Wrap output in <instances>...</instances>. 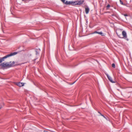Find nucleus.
I'll use <instances>...</instances> for the list:
<instances>
[{
  "label": "nucleus",
  "instance_id": "f257e3e1",
  "mask_svg": "<svg viewBox=\"0 0 132 132\" xmlns=\"http://www.w3.org/2000/svg\"><path fill=\"white\" fill-rule=\"evenodd\" d=\"M18 53V52H14L13 53H11L10 54H8L6 55L5 56V57L6 59L7 58L9 57H10L14 55H16Z\"/></svg>",
  "mask_w": 132,
  "mask_h": 132
},
{
  "label": "nucleus",
  "instance_id": "bb28decb",
  "mask_svg": "<svg viewBox=\"0 0 132 132\" xmlns=\"http://www.w3.org/2000/svg\"><path fill=\"white\" fill-rule=\"evenodd\" d=\"M126 5V6H127V4H124V5Z\"/></svg>",
  "mask_w": 132,
  "mask_h": 132
},
{
  "label": "nucleus",
  "instance_id": "412c9836",
  "mask_svg": "<svg viewBox=\"0 0 132 132\" xmlns=\"http://www.w3.org/2000/svg\"><path fill=\"white\" fill-rule=\"evenodd\" d=\"M98 113L100 114V115L101 116H102L103 114H101V113L99 111L98 112Z\"/></svg>",
  "mask_w": 132,
  "mask_h": 132
},
{
  "label": "nucleus",
  "instance_id": "b1692460",
  "mask_svg": "<svg viewBox=\"0 0 132 132\" xmlns=\"http://www.w3.org/2000/svg\"><path fill=\"white\" fill-rule=\"evenodd\" d=\"M126 38V40H127V41H128V40H129V39H128V38H127H127Z\"/></svg>",
  "mask_w": 132,
  "mask_h": 132
},
{
  "label": "nucleus",
  "instance_id": "1a4fd4ad",
  "mask_svg": "<svg viewBox=\"0 0 132 132\" xmlns=\"http://www.w3.org/2000/svg\"><path fill=\"white\" fill-rule=\"evenodd\" d=\"M109 80L112 83H115V82L113 81L112 80V78L110 76L108 78Z\"/></svg>",
  "mask_w": 132,
  "mask_h": 132
},
{
  "label": "nucleus",
  "instance_id": "4468645a",
  "mask_svg": "<svg viewBox=\"0 0 132 132\" xmlns=\"http://www.w3.org/2000/svg\"><path fill=\"white\" fill-rule=\"evenodd\" d=\"M105 74L107 76L108 78H109L110 77L107 73H105Z\"/></svg>",
  "mask_w": 132,
  "mask_h": 132
},
{
  "label": "nucleus",
  "instance_id": "cd10ccee",
  "mask_svg": "<svg viewBox=\"0 0 132 132\" xmlns=\"http://www.w3.org/2000/svg\"><path fill=\"white\" fill-rule=\"evenodd\" d=\"M2 108V106L0 107V109H1V108Z\"/></svg>",
  "mask_w": 132,
  "mask_h": 132
},
{
  "label": "nucleus",
  "instance_id": "9d476101",
  "mask_svg": "<svg viewBox=\"0 0 132 132\" xmlns=\"http://www.w3.org/2000/svg\"><path fill=\"white\" fill-rule=\"evenodd\" d=\"M38 50H40V49H36L35 50V51L36 53V54L37 55H39V52L38 51Z\"/></svg>",
  "mask_w": 132,
  "mask_h": 132
},
{
  "label": "nucleus",
  "instance_id": "39448f33",
  "mask_svg": "<svg viewBox=\"0 0 132 132\" xmlns=\"http://www.w3.org/2000/svg\"><path fill=\"white\" fill-rule=\"evenodd\" d=\"M89 10V9L88 6H87L85 8V11L86 14L88 13Z\"/></svg>",
  "mask_w": 132,
  "mask_h": 132
},
{
  "label": "nucleus",
  "instance_id": "0eeeda50",
  "mask_svg": "<svg viewBox=\"0 0 132 132\" xmlns=\"http://www.w3.org/2000/svg\"><path fill=\"white\" fill-rule=\"evenodd\" d=\"M5 59H6V58L4 56L2 57H0V64L2 63V62L4 61Z\"/></svg>",
  "mask_w": 132,
  "mask_h": 132
},
{
  "label": "nucleus",
  "instance_id": "6ab92c4d",
  "mask_svg": "<svg viewBox=\"0 0 132 132\" xmlns=\"http://www.w3.org/2000/svg\"><path fill=\"white\" fill-rule=\"evenodd\" d=\"M98 32L97 31H94L92 33V34H96V33L98 34Z\"/></svg>",
  "mask_w": 132,
  "mask_h": 132
},
{
  "label": "nucleus",
  "instance_id": "c85d7f7f",
  "mask_svg": "<svg viewBox=\"0 0 132 132\" xmlns=\"http://www.w3.org/2000/svg\"><path fill=\"white\" fill-rule=\"evenodd\" d=\"M22 1H24V0H22Z\"/></svg>",
  "mask_w": 132,
  "mask_h": 132
},
{
  "label": "nucleus",
  "instance_id": "f3484780",
  "mask_svg": "<svg viewBox=\"0 0 132 132\" xmlns=\"http://www.w3.org/2000/svg\"><path fill=\"white\" fill-rule=\"evenodd\" d=\"M112 66L113 68H115V64L114 63H113L112 64Z\"/></svg>",
  "mask_w": 132,
  "mask_h": 132
},
{
  "label": "nucleus",
  "instance_id": "a878e982",
  "mask_svg": "<svg viewBox=\"0 0 132 132\" xmlns=\"http://www.w3.org/2000/svg\"><path fill=\"white\" fill-rule=\"evenodd\" d=\"M9 63V64H10L11 63H12V61L10 62Z\"/></svg>",
  "mask_w": 132,
  "mask_h": 132
},
{
  "label": "nucleus",
  "instance_id": "20e7f679",
  "mask_svg": "<svg viewBox=\"0 0 132 132\" xmlns=\"http://www.w3.org/2000/svg\"><path fill=\"white\" fill-rule=\"evenodd\" d=\"M84 1L83 0L77 1L78 5H80L84 3Z\"/></svg>",
  "mask_w": 132,
  "mask_h": 132
},
{
  "label": "nucleus",
  "instance_id": "423d86ee",
  "mask_svg": "<svg viewBox=\"0 0 132 132\" xmlns=\"http://www.w3.org/2000/svg\"><path fill=\"white\" fill-rule=\"evenodd\" d=\"M76 5H78L77 1H72L71 5L75 6Z\"/></svg>",
  "mask_w": 132,
  "mask_h": 132
},
{
  "label": "nucleus",
  "instance_id": "393cba45",
  "mask_svg": "<svg viewBox=\"0 0 132 132\" xmlns=\"http://www.w3.org/2000/svg\"><path fill=\"white\" fill-rule=\"evenodd\" d=\"M120 36H121V35H120L119 36V37L120 38H122L120 37Z\"/></svg>",
  "mask_w": 132,
  "mask_h": 132
},
{
  "label": "nucleus",
  "instance_id": "f8f14e48",
  "mask_svg": "<svg viewBox=\"0 0 132 132\" xmlns=\"http://www.w3.org/2000/svg\"><path fill=\"white\" fill-rule=\"evenodd\" d=\"M122 15H123L124 16H125V17L128 16V15L127 14H124L123 13H122Z\"/></svg>",
  "mask_w": 132,
  "mask_h": 132
},
{
  "label": "nucleus",
  "instance_id": "6e6552de",
  "mask_svg": "<svg viewBox=\"0 0 132 132\" xmlns=\"http://www.w3.org/2000/svg\"><path fill=\"white\" fill-rule=\"evenodd\" d=\"M72 1H65V4L67 5L70 4L71 5H72Z\"/></svg>",
  "mask_w": 132,
  "mask_h": 132
},
{
  "label": "nucleus",
  "instance_id": "5701e85b",
  "mask_svg": "<svg viewBox=\"0 0 132 132\" xmlns=\"http://www.w3.org/2000/svg\"><path fill=\"white\" fill-rule=\"evenodd\" d=\"M112 16H114L115 17H117L116 16V15H115L114 14H112Z\"/></svg>",
  "mask_w": 132,
  "mask_h": 132
},
{
  "label": "nucleus",
  "instance_id": "dca6fc26",
  "mask_svg": "<svg viewBox=\"0 0 132 132\" xmlns=\"http://www.w3.org/2000/svg\"><path fill=\"white\" fill-rule=\"evenodd\" d=\"M61 1L64 3L65 4V1H66L65 0H61Z\"/></svg>",
  "mask_w": 132,
  "mask_h": 132
},
{
  "label": "nucleus",
  "instance_id": "a211bd4d",
  "mask_svg": "<svg viewBox=\"0 0 132 132\" xmlns=\"http://www.w3.org/2000/svg\"><path fill=\"white\" fill-rule=\"evenodd\" d=\"M102 116H103L106 120H108V119H107V118H108L105 117L103 115Z\"/></svg>",
  "mask_w": 132,
  "mask_h": 132
},
{
  "label": "nucleus",
  "instance_id": "aec40b11",
  "mask_svg": "<svg viewBox=\"0 0 132 132\" xmlns=\"http://www.w3.org/2000/svg\"><path fill=\"white\" fill-rule=\"evenodd\" d=\"M110 5L109 4H108L106 6V7L108 8H109L110 7Z\"/></svg>",
  "mask_w": 132,
  "mask_h": 132
},
{
  "label": "nucleus",
  "instance_id": "ddd939ff",
  "mask_svg": "<svg viewBox=\"0 0 132 132\" xmlns=\"http://www.w3.org/2000/svg\"><path fill=\"white\" fill-rule=\"evenodd\" d=\"M120 3L122 5H124V4L123 3V2L121 1V0H120Z\"/></svg>",
  "mask_w": 132,
  "mask_h": 132
},
{
  "label": "nucleus",
  "instance_id": "9b49d317",
  "mask_svg": "<svg viewBox=\"0 0 132 132\" xmlns=\"http://www.w3.org/2000/svg\"><path fill=\"white\" fill-rule=\"evenodd\" d=\"M98 34H99L100 35H101L102 36H103V33L102 31L101 32H98Z\"/></svg>",
  "mask_w": 132,
  "mask_h": 132
},
{
  "label": "nucleus",
  "instance_id": "f03ea898",
  "mask_svg": "<svg viewBox=\"0 0 132 132\" xmlns=\"http://www.w3.org/2000/svg\"><path fill=\"white\" fill-rule=\"evenodd\" d=\"M24 83L19 82H15V84L19 87H21L23 86H24Z\"/></svg>",
  "mask_w": 132,
  "mask_h": 132
},
{
  "label": "nucleus",
  "instance_id": "2eb2a0df",
  "mask_svg": "<svg viewBox=\"0 0 132 132\" xmlns=\"http://www.w3.org/2000/svg\"><path fill=\"white\" fill-rule=\"evenodd\" d=\"M105 74L107 76L108 78H109L110 77L107 73H105Z\"/></svg>",
  "mask_w": 132,
  "mask_h": 132
},
{
  "label": "nucleus",
  "instance_id": "7ed1b4c3",
  "mask_svg": "<svg viewBox=\"0 0 132 132\" xmlns=\"http://www.w3.org/2000/svg\"><path fill=\"white\" fill-rule=\"evenodd\" d=\"M122 35L123 36V38H127V33L125 31H123L122 32Z\"/></svg>",
  "mask_w": 132,
  "mask_h": 132
},
{
  "label": "nucleus",
  "instance_id": "4be33fe9",
  "mask_svg": "<svg viewBox=\"0 0 132 132\" xmlns=\"http://www.w3.org/2000/svg\"><path fill=\"white\" fill-rule=\"evenodd\" d=\"M78 79H77L76 81H75V82H74L73 83L71 84H70V85H72L73 84H74L76 81H77V80H78Z\"/></svg>",
  "mask_w": 132,
  "mask_h": 132
}]
</instances>
